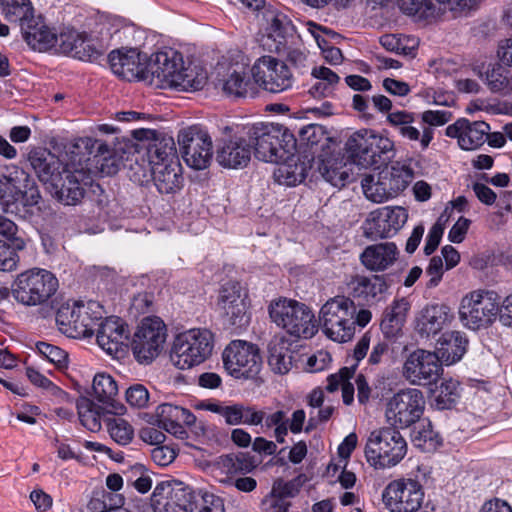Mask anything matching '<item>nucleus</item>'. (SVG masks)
I'll list each match as a JSON object with an SVG mask.
<instances>
[{
    "instance_id": "1",
    "label": "nucleus",
    "mask_w": 512,
    "mask_h": 512,
    "mask_svg": "<svg viewBox=\"0 0 512 512\" xmlns=\"http://www.w3.org/2000/svg\"><path fill=\"white\" fill-rule=\"evenodd\" d=\"M154 512H221V498L205 493L201 497L182 483L161 482L151 497Z\"/></svg>"
},
{
    "instance_id": "2",
    "label": "nucleus",
    "mask_w": 512,
    "mask_h": 512,
    "mask_svg": "<svg viewBox=\"0 0 512 512\" xmlns=\"http://www.w3.org/2000/svg\"><path fill=\"white\" fill-rule=\"evenodd\" d=\"M247 135L254 146L255 157L264 162L291 159L297 151V140L284 126L258 123L248 127Z\"/></svg>"
},
{
    "instance_id": "3",
    "label": "nucleus",
    "mask_w": 512,
    "mask_h": 512,
    "mask_svg": "<svg viewBox=\"0 0 512 512\" xmlns=\"http://www.w3.org/2000/svg\"><path fill=\"white\" fill-rule=\"evenodd\" d=\"M268 312L271 321L291 336L309 339L318 331L312 309L297 300L284 297L272 300Z\"/></svg>"
},
{
    "instance_id": "4",
    "label": "nucleus",
    "mask_w": 512,
    "mask_h": 512,
    "mask_svg": "<svg viewBox=\"0 0 512 512\" xmlns=\"http://www.w3.org/2000/svg\"><path fill=\"white\" fill-rule=\"evenodd\" d=\"M356 305L352 299L337 295L328 299L320 308L319 324L331 340L344 343L354 336Z\"/></svg>"
},
{
    "instance_id": "5",
    "label": "nucleus",
    "mask_w": 512,
    "mask_h": 512,
    "mask_svg": "<svg viewBox=\"0 0 512 512\" xmlns=\"http://www.w3.org/2000/svg\"><path fill=\"white\" fill-rule=\"evenodd\" d=\"M413 178L412 169L400 162L377 173L365 175L361 186L365 197L374 203H383L405 190Z\"/></svg>"
},
{
    "instance_id": "6",
    "label": "nucleus",
    "mask_w": 512,
    "mask_h": 512,
    "mask_svg": "<svg viewBox=\"0 0 512 512\" xmlns=\"http://www.w3.org/2000/svg\"><path fill=\"white\" fill-rule=\"evenodd\" d=\"M214 337L210 330L193 328L178 334L173 342L170 358L181 370L203 363L212 353Z\"/></svg>"
},
{
    "instance_id": "7",
    "label": "nucleus",
    "mask_w": 512,
    "mask_h": 512,
    "mask_svg": "<svg viewBox=\"0 0 512 512\" xmlns=\"http://www.w3.org/2000/svg\"><path fill=\"white\" fill-rule=\"evenodd\" d=\"M406 453V440L397 429L392 427L372 431L365 447L366 459L376 469L397 465Z\"/></svg>"
},
{
    "instance_id": "8",
    "label": "nucleus",
    "mask_w": 512,
    "mask_h": 512,
    "mask_svg": "<svg viewBox=\"0 0 512 512\" xmlns=\"http://www.w3.org/2000/svg\"><path fill=\"white\" fill-rule=\"evenodd\" d=\"M58 279L46 269L33 268L20 273L12 284V296L24 306L46 303L57 291Z\"/></svg>"
},
{
    "instance_id": "9",
    "label": "nucleus",
    "mask_w": 512,
    "mask_h": 512,
    "mask_svg": "<svg viewBox=\"0 0 512 512\" xmlns=\"http://www.w3.org/2000/svg\"><path fill=\"white\" fill-rule=\"evenodd\" d=\"M346 146L351 156L364 167L385 165L395 156L394 142L372 130L355 132Z\"/></svg>"
},
{
    "instance_id": "10",
    "label": "nucleus",
    "mask_w": 512,
    "mask_h": 512,
    "mask_svg": "<svg viewBox=\"0 0 512 512\" xmlns=\"http://www.w3.org/2000/svg\"><path fill=\"white\" fill-rule=\"evenodd\" d=\"M425 397L417 388H404L384 403L386 422L395 429H405L419 422L425 410Z\"/></svg>"
},
{
    "instance_id": "11",
    "label": "nucleus",
    "mask_w": 512,
    "mask_h": 512,
    "mask_svg": "<svg viewBox=\"0 0 512 512\" xmlns=\"http://www.w3.org/2000/svg\"><path fill=\"white\" fill-rule=\"evenodd\" d=\"M167 328L159 317L144 318L133 335L131 349L140 364L151 363L162 351Z\"/></svg>"
},
{
    "instance_id": "12",
    "label": "nucleus",
    "mask_w": 512,
    "mask_h": 512,
    "mask_svg": "<svg viewBox=\"0 0 512 512\" xmlns=\"http://www.w3.org/2000/svg\"><path fill=\"white\" fill-rule=\"evenodd\" d=\"M497 315L498 294L495 291H472L461 301L459 316L470 329L476 330L491 324Z\"/></svg>"
},
{
    "instance_id": "13",
    "label": "nucleus",
    "mask_w": 512,
    "mask_h": 512,
    "mask_svg": "<svg viewBox=\"0 0 512 512\" xmlns=\"http://www.w3.org/2000/svg\"><path fill=\"white\" fill-rule=\"evenodd\" d=\"M226 371L236 379L254 378L261 370L262 359L256 345L234 340L222 354Z\"/></svg>"
},
{
    "instance_id": "14",
    "label": "nucleus",
    "mask_w": 512,
    "mask_h": 512,
    "mask_svg": "<svg viewBox=\"0 0 512 512\" xmlns=\"http://www.w3.org/2000/svg\"><path fill=\"white\" fill-rule=\"evenodd\" d=\"M178 144L186 164L195 169H206L212 158V141L207 131L194 125L178 133Z\"/></svg>"
},
{
    "instance_id": "15",
    "label": "nucleus",
    "mask_w": 512,
    "mask_h": 512,
    "mask_svg": "<svg viewBox=\"0 0 512 512\" xmlns=\"http://www.w3.org/2000/svg\"><path fill=\"white\" fill-rule=\"evenodd\" d=\"M180 68H183L181 53L173 49L157 52L146 64L144 82L154 88H174Z\"/></svg>"
},
{
    "instance_id": "16",
    "label": "nucleus",
    "mask_w": 512,
    "mask_h": 512,
    "mask_svg": "<svg viewBox=\"0 0 512 512\" xmlns=\"http://www.w3.org/2000/svg\"><path fill=\"white\" fill-rule=\"evenodd\" d=\"M422 486L413 479L390 482L382 493L385 507L391 512H415L423 502Z\"/></svg>"
},
{
    "instance_id": "17",
    "label": "nucleus",
    "mask_w": 512,
    "mask_h": 512,
    "mask_svg": "<svg viewBox=\"0 0 512 512\" xmlns=\"http://www.w3.org/2000/svg\"><path fill=\"white\" fill-rule=\"evenodd\" d=\"M387 122L411 148L426 151L434 139V129L422 126L417 114L405 110L388 114Z\"/></svg>"
},
{
    "instance_id": "18",
    "label": "nucleus",
    "mask_w": 512,
    "mask_h": 512,
    "mask_svg": "<svg viewBox=\"0 0 512 512\" xmlns=\"http://www.w3.org/2000/svg\"><path fill=\"white\" fill-rule=\"evenodd\" d=\"M387 122L411 148L426 151L434 139V129L422 126L417 114L405 110L388 114Z\"/></svg>"
},
{
    "instance_id": "19",
    "label": "nucleus",
    "mask_w": 512,
    "mask_h": 512,
    "mask_svg": "<svg viewBox=\"0 0 512 512\" xmlns=\"http://www.w3.org/2000/svg\"><path fill=\"white\" fill-rule=\"evenodd\" d=\"M256 84L271 93H280L292 87L293 75L289 67L271 56L259 58L251 68Z\"/></svg>"
},
{
    "instance_id": "20",
    "label": "nucleus",
    "mask_w": 512,
    "mask_h": 512,
    "mask_svg": "<svg viewBox=\"0 0 512 512\" xmlns=\"http://www.w3.org/2000/svg\"><path fill=\"white\" fill-rule=\"evenodd\" d=\"M442 362L435 352L417 349L404 362L403 376L412 385L435 383L442 374Z\"/></svg>"
},
{
    "instance_id": "21",
    "label": "nucleus",
    "mask_w": 512,
    "mask_h": 512,
    "mask_svg": "<svg viewBox=\"0 0 512 512\" xmlns=\"http://www.w3.org/2000/svg\"><path fill=\"white\" fill-rule=\"evenodd\" d=\"M132 136L139 141H148L144 148L151 168L179 161L172 136L151 129H136Z\"/></svg>"
},
{
    "instance_id": "22",
    "label": "nucleus",
    "mask_w": 512,
    "mask_h": 512,
    "mask_svg": "<svg viewBox=\"0 0 512 512\" xmlns=\"http://www.w3.org/2000/svg\"><path fill=\"white\" fill-rule=\"evenodd\" d=\"M95 333L99 347L107 354L115 358L124 355L130 332L122 319L118 317L102 318Z\"/></svg>"
},
{
    "instance_id": "23",
    "label": "nucleus",
    "mask_w": 512,
    "mask_h": 512,
    "mask_svg": "<svg viewBox=\"0 0 512 512\" xmlns=\"http://www.w3.org/2000/svg\"><path fill=\"white\" fill-rule=\"evenodd\" d=\"M490 131V125L484 121H470L460 118L447 126L446 136L457 139L458 146L465 151H473L480 148Z\"/></svg>"
},
{
    "instance_id": "24",
    "label": "nucleus",
    "mask_w": 512,
    "mask_h": 512,
    "mask_svg": "<svg viewBox=\"0 0 512 512\" xmlns=\"http://www.w3.org/2000/svg\"><path fill=\"white\" fill-rule=\"evenodd\" d=\"M57 45L63 53L82 61L97 60L104 53L102 46H97L93 40L85 38L75 30L61 32Z\"/></svg>"
},
{
    "instance_id": "25",
    "label": "nucleus",
    "mask_w": 512,
    "mask_h": 512,
    "mask_svg": "<svg viewBox=\"0 0 512 512\" xmlns=\"http://www.w3.org/2000/svg\"><path fill=\"white\" fill-rule=\"evenodd\" d=\"M454 315L445 304H431L424 307L416 321V330L422 336H435L448 327Z\"/></svg>"
},
{
    "instance_id": "26",
    "label": "nucleus",
    "mask_w": 512,
    "mask_h": 512,
    "mask_svg": "<svg viewBox=\"0 0 512 512\" xmlns=\"http://www.w3.org/2000/svg\"><path fill=\"white\" fill-rule=\"evenodd\" d=\"M28 159L39 180L50 186L67 170L58 156L44 148L31 151Z\"/></svg>"
},
{
    "instance_id": "27",
    "label": "nucleus",
    "mask_w": 512,
    "mask_h": 512,
    "mask_svg": "<svg viewBox=\"0 0 512 512\" xmlns=\"http://www.w3.org/2000/svg\"><path fill=\"white\" fill-rule=\"evenodd\" d=\"M256 86L255 80L251 79L250 74L244 68L241 70L228 69L215 83L217 89L232 98L254 97L257 93Z\"/></svg>"
},
{
    "instance_id": "28",
    "label": "nucleus",
    "mask_w": 512,
    "mask_h": 512,
    "mask_svg": "<svg viewBox=\"0 0 512 512\" xmlns=\"http://www.w3.org/2000/svg\"><path fill=\"white\" fill-rule=\"evenodd\" d=\"M146 58H142L141 54L136 49H129L123 51H112L109 54V63L114 74L123 79L130 80L138 78L144 81L146 71Z\"/></svg>"
},
{
    "instance_id": "29",
    "label": "nucleus",
    "mask_w": 512,
    "mask_h": 512,
    "mask_svg": "<svg viewBox=\"0 0 512 512\" xmlns=\"http://www.w3.org/2000/svg\"><path fill=\"white\" fill-rule=\"evenodd\" d=\"M83 176L81 171L72 172L67 169L61 178L50 186V193L64 205H77L85 194Z\"/></svg>"
},
{
    "instance_id": "30",
    "label": "nucleus",
    "mask_w": 512,
    "mask_h": 512,
    "mask_svg": "<svg viewBox=\"0 0 512 512\" xmlns=\"http://www.w3.org/2000/svg\"><path fill=\"white\" fill-rule=\"evenodd\" d=\"M216 159L225 168H243L251 159V146L242 137L231 139L217 150Z\"/></svg>"
},
{
    "instance_id": "31",
    "label": "nucleus",
    "mask_w": 512,
    "mask_h": 512,
    "mask_svg": "<svg viewBox=\"0 0 512 512\" xmlns=\"http://www.w3.org/2000/svg\"><path fill=\"white\" fill-rule=\"evenodd\" d=\"M468 340L459 331L444 332L436 342L435 354L442 364L451 365L459 361L466 352Z\"/></svg>"
},
{
    "instance_id": "32",
    "label": "nucleus",
    "mask_w": 512,
    "mask_h": 512,
    "mask_svg": "<svg viewBox=\"0 0 512 512\" xmlns=\"http://www.w3.org/2000/svg\"><path fill=\"white\" fill-rule=\"evenodd\" d=\"M348 288L353 297L362 299L367 304H374L383 298V294L387 290V284L381 276L366 277L358 275L349 281Z\"/></svg>"
},
{
    "instance_id": "33",
    "label": "nucleus",
    "mask_w": 512,
    "mask_h": 512,
    "mask_svg": "<svg viewBox=\"0 0 512 512\" xmlns=\"http://www.w3.org/2000/svg\"><path fill=\"white\" fill-rule=\"evenodd\" d=\"M94 398L105 406L108 412L122 413L124 406L118 401V385L115 379L107 373H98L92 383Z\"/></svg>"
},
{
    "instance_id": "34",
    "label": "nucleus",
    "mask_w": 512,
    "mask_h": 512,
    "mask_svg": "<svg viewBox=\"0 0 512 512\" xmlns=\"http://www.w3.org/2000/svg\"><path fill=\"white\" fill-rule=\"evenodd\" d=\"M24 39L33 49H47L57 44L58 36L42 21L34 15L20 25Z\"/></svg>"
},
{
    "instance_id": "35",
    "label": "nucleus",
    "mask_w": 512,
    "mask_h": 512,
    "mask_svg": "<svg viewBox=\"0 0 512 512\" xmlns=\"http://www.w3.org/2000/svg\"><path fill=\"white\" fill-rule=\"evenodd\" d=\"M291 343L285 336H274L268 345V364L278 374L288 373L297 353L291 349Z\"/></svg>"
},
{
    "instance_id": "36",
    "label": "nucleus",
    "mask_w": 512,
    "mask_h": 512,
    "mask_svg": "<svg viewBox=\"0 0 512 512\" xmlns=\"http://www.w3.org/2000/svg\"><path fill=\"white\" fill-rule=\"evenodd\" d=\"M275 163L278 164L273 173L275 181L286 186L301 183L306 178L308 169L312 166L305 159L301 161L297 151L292 153L291 159L279 160Z\"/></svg>"
},
{
    "instance_id": "37",
    "label": "nucleus",
    "mask_w": 512,
    "mask_h": 512,
    "mask_svg": "<svg viewBox=\"0 0 512 512\" xmlns=\"http://www.w3.org/2000/svg\"><path fill=\"white\" fill-rule=\"evenodd\" d=\"M398 249L393 242H385L368 246L361 254L365 267L373 271H383L397 259Z\"/></svg>"
},
{
    "instance_id": "38",
    "label": "nucleus",
    "mask_w": 512,
    "mask_h": 512,
    "mask_svg": "<svg viewBox=\"0 0 512 512\" xmlns=\"http://www.w3.org/2000/svg\"><path fill=\"white\" fill-rule=\"evenodd\" d=\"M154 184L161 194H174L183 186L182 167L179 161L151 168Z\"/></svg>"
},
{
    "instance_id": "39",
    "label": "nucleus",
    "mask_w": 512,
    "mask_h": 512,
    "mask_svg": "<svg viewBox=\"0 0 512 512\" xmlns=\"http://www.w3.org/2000/svg\"><path fill=\"white\" fill-rule=\"evenodd\" d=\"M267 22V35L268 39L274 42V50L278 53L285 51L287 45L295 37V29L291 20L282 13H272L270 17H267Z\"/></svg>"
},
{
    "instance_id": "40",
    "label": "nucleus",
    "mask_w": 512,
    "mask_h": 512,
    "mask_svg": "<svg viewBox=\"0 0 512 512\" xmlns=\"http://www.w3.org/2000/svg\"><path fill=\"white\" fill-rule=\"evenodd\" d=\"M77 312L74 338L91 337L103 318L101 306L97 302H81Z\"/></svg>"
},
{
    "instance_id": "41",
    "label": "nucleus",
    "mask_w": 512,
    "mask_h": 512,
    "mask_svg": "<svg viewBox=\"0 0 512 512\" xmlns=\"http://www.w3.org/2000/svg\"><path fill=\"white\" fill-rule=\"evenodd\" d=\"M326 130L323 126L310 124L299 131V147L303 149V158L311 163L315 154L322 149L328 141Z\"/></svg>"
},
{
    "instance_id": "42",
    "label": "nucleus",
    "mask_w": 512,
    "mask_h": 512,
    "mask_svg": "<svg viewBox=\"0 0 512 512\" xmlns=\"http://www.w3.org/2000/svg\"><path fill=\"white\" fill-rule=\"evenodd\" d=\"M318 170L327 182L342 188L349 181L351 164H347L343 157L331 156L319 161Z\"/></svg>"
},
{
    "instance_id": "43",
    "label": "nucleus",
    "mask_w": 512,
    "mask_h": 512,
    "mask_svg": "<svg viewBox=\"0 0 512 512\" xmlns=\"http://www.w3.org/2000/svg\"><path fill=\"white\" fill-rule=\"evenodd\" d=\"M102 404H96L88 398H81L77 402L78 416L81 424L91 432L101 429L102 421L107 423L108 415L117 413L108 412Z\"/></svg>"
},
{
    "instance_id": "44",
    "label": "nucleus",
    "mask_w": 512,
    "mask_h": 512,
    "mask_svg": "<svg viewBox=\"0 0 512 512\" xmlns=\"http://www.w3.org/2000/svg\"><path fill=\"white\" fill-rule=\"evenodd\" d=\"M311 75L316 79L315 84L309 89L314 98L330 96L340 81L338 74L325 66L314 67Z\"/></svg>"
},
{
    "instance_id": "45",
    "label": "nucleus",
    "mask_w": 512,
    "mask_h": 512,
    "mask_svg": "<svg viewBox=\"0 0 512 512\" xmlns=\"http://www.w3.org/2000/svg\"><path fill=\"white\" fill-rule=\"evenodd\" d=\"M179 75L174 89L179 91H198L204 87L207 81V73L197 66H188L179 69Z\"/></svg>"
},
{
    "instance_id": "46",
    "label": "nucleus",
    "mask_w": 512,
    "mask_h": 512,
    "mask_svg": "<svg viewBox=\"0 0 512 512\" xmlns=\"http://www.w3.org/2000/svg\"><path fill=\"white\" fill-rule=\"evenodd\" d=\"M182 414V407L170 403L159 405L156 409L159 428H162L174 435L183 433V427L179 424V417H181Z\"/></svg>"
},
{
    "instance_id": "47",
    "label": "nucleus",
    "mask_w": 512,
    "mask_h": 512,
    "mask_svg": "<svg viewBox=\"0 0 512 512\" xmlns=\"http://www.w3.org/2000/svg\"><path fill=\"white\" fill-rule=\"evenodd\" d=\"M354 372V368L344 367L340 369L339 373L332 374L327 378L326 389L330 392H334L341 387L343 402L346 405L351 404L354 399V385L350 382Z\"/></svg>"
},
{
    "instance_id": "48",
    "label": "nucleus",
    "mask_w": 512,
    "mask_h": 512,
    "mask_svg": "<svg viewBox=\"0 0 512 512\" xmlns=\"http://www.w3.org/2000/svg\"><path fill=\"white\" fill-rule=\"evenodd\" d=\"M81 302H63L56 310V324L58 325L59 330L69 336L74 338L76 326V315H78L77 310H79V305Z\"/></svg>"
},
{
    "instance_id": "49",
    "label": "nucleus",
    "mask_w": 512,
    "mask_h": 512,
    "mask_svg": "<svg viewBox=\"0 0 512 512\" xmlns=\"http://www.w3.org/2000/svg\"><path fill=\"white\" fill-rule=\"evenodd\" d=\"M95 145L97 151V154L95 155L97 170L102 174V176L115 175L120 169V159L115 153L110 151L107 144L96 141Z\"/></svg>"
},
{
    "instance_id": "50",
    "label": "nucleus",
    "mask_w": 512,
    "mask_h": 512,
    "mask_svg": "<svg viewBox=\"0 0 512 512\" xmlns=\"http://www.w3.org/2000/svg\"><path fill=\"white\" fill-rule=\"evenodd\" d=\"M409 309L410 304L405 298L395 300L384 312V318L381 323L382 328L384 330L388 328L392 330L400 329Z\"/></svg>"
},
{
    "instance_id": "51",
    "label": "nucleus",
    "mask_w": 512,
    "mask_h": 512,
    "mask_svg": "<svg viewBox=\"0 0 512 512\" xmlns=\"http://www.w3.org/2000/svg\"><path fill=\"white\" fill-rule=\"evenodd\" d=\"M3 15L9 22L22 24L34 15L30 0H4Z\"/></svg>"
},
{
    "instance_id": "52",
    "label": "nucleus",
    "mask_w": 512,
    "mask_h": 512,
    "mask_svg": "<svg viewBox=\"0 0 512 512\" xmlns=\"http://www.w3.org/2000/svg\"><path fill=\"white\" fill-rule=\"evenodd\" d=\"M460 384L457 380L448 379L444 380L437 391L435 396V403L438 409H450L458 401L460 397L459 392Z\"/></svg>"
},
{
    "instance_id": "53",
    "label": "nucleus",
    "mask_w": 512,
    "mask_h": 512,
    "mask_svg": "<svg viewBox=\"0 0 512 512\" xmlns=\"http://www.w3.org/2000/svg\"><path fill=\"white\" fill-rule=\"evenodd\" d=\"M106 425L111 438L116 443L120 445H127L133 439V427L125 419L119 417H109L107 419Z\"/></svg>"
},
{
    "instance_id": "54",
    "label": "nucleus",
    "mask_w": 512,
    "mask_h": 512,
    "mask_svg": "<svg viewBox=\"0 0 512 512\" xmlns=\"http://www.w3.org/2000/svg\"><path fill=\"white\" fill-rule=\"evenodd\" d=\"M383 215L379 214V209L372 211L364 223L366 236L370 238H388L393 236L391 229L387 227Z\"/></svg>"
},
{
    "instance_id": "55",
    "label": "nucleus",
    "mask_w": 512,
    "mask_h": 512,
    "mask_svg": "<svg viewBox=\"0 0 512 512\" xmlns=\"http://www.w3.org/2000/svg\"><path fill=\"white\" fill-rule=\"evenodd\" d=\"M244 301L245 295L242 292V286L239 282L228 281L222 285L218 298L219 309L239 304Z\"/></svg>"
},
{
    "instance_id": "56",
    "label": "nucleus",
    "mask_w": 512,
    "mask_h": 512,
    "mask_svg": "<svg viewBox=\"0 0 512 512\" xmlns=\"http://www.w3.org/2000/svg\"><path fill=\"white\" fill-rule=\"evenodd\" d=\"M415 442H418V446H423L426 450H434L441 444V437L437 432L433 430L430 421L422 422L418 429L414 431Z\"/></svg>"
},
{
    "instance_id": "57",
    "label": "nucleus",
    "mask_w": 512,
    "mask_h": 512,
    "mask_svg": "<svg viewBox=\"0 0 512 512\" xmlns=\"http://www.w3.org/2000/svg\"><path fill=\"white\" fill-rule=\"evenodd\" d=\"M241 407V403H235L231 405L210 403L207 406V409L223 417L226 424L236 426L242 424Z\"/></svg>"
},
{
    "instance_id": "58",
    "label": "nucleus",
    "mask_w": 512,
    "mask_h": 512,
    "mask_svg": "<svg viewBox=\"0 0 512 512\" xmlns=\"http://www.w3.org/2000/svg\"><path fill=\"white\" fill-rule=\"evenodd\" d=\"M379 214L383 215L384 221L387 222V227L391 229L393 235L403 227L408 219L407 211L400 206L379 208Z\"/></svg>"
},
{
    "instance_id": "59",
    "label": "nucleus",
    "mask_w": 512,
    "mask_h": 512,
    "mask_svg": "<svg viewBox=\"0 0 512 512\" xmlns=\"http://www.w3.org/2000/svg\"><path fill=\"white\" fill-rule=\"evenodd\" d=\"M400 10L407 15L428 17L434 11L432 0H398Z\"/></svg>"
},
{
    "instance_id": "60",
    "label": "nucleus",
    "mask_w": 512,
    "mask_h": 512,
    "mask_svg": "<svg viewBox=\"0 0 512 512\" xmlns=\"http://www.w3.org/2000/svg\"><path fill=\"white\" fill-rule=\"evenodd\" d=\"M220 310L222 311L223 316L226 318V321L231 326L242 328L249 323V317L247 315V304L245 301L239 304L227 306L226 308Z\"/></svg>"
},
{
    "instance_id": "61",
    "label": "nucleus",
    "mask_w": 512,
    "mask_h": 512,
    "mask_svg": "<svg viewBox=\"0 0 512 512\" xmlns=\"http://www.w3.org/2000/svg\"><path fill=\"white\" fill-rule=\"evenodd\" d=\"M485 80L493 92H500L508 86L509 77L506 70L500 65H494L485 72Z\"/></svg>"
},
{
    "instance_id": "62",
    "label": "nucleus",
    "mask_w": 512,
    "mask_h": 512,
    "mask_svg": "<svg viewBox=\"0 0 512 512\" xmlns=\"http://www.w3.org/2000/svg\"><path fill=\"white\" fill-rule=\"evenodd\" d=\"M219 465L227 474H236L239 472L250 471L251 465L247 463V459L243 454L223 455L219 458Z\"/></svg>"
},
{
    "instance_id": "63",
    "label": "nucleus",
    "mask_w": 512,
    "mask_h": 512,
    "mask_svg": "<svg viewBox=\"0 0 512 512\" xmlns=\"http://www.w3.org/2000/svg\"><path fill=\"white\" fill-rule=\"evenodd\" d=\"M125 398L131 407L145 408L149 402V392L144 385L136 383L126 389Z\"/></svg>"
},
{
    "instance_id": "64",
    "label": "nucleus",
    "mask_w": 512,
    "mask_h": 512,
    "mask_svg": "<svg viewBox=\"0 0 512 512\" xmlns=\"http://www.w3.org/2000/svg\"><path fill=\"white\" fill-rule=\"evenodd\" d=\"M422 126L434 127L443 126L451 120L452 114L445 110H426L417 114Z\"/></svg>"
}]
</instances>
